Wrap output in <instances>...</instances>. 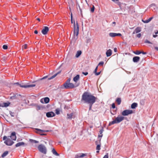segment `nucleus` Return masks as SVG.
<instances>
[{"mask_svg":"<svg viewBox=\"0 0 158 158\" xmlns=\"http://www.w3.org/2000/svg\"><path fill=\"white\" fill-rule=\"evenodd\" d=\"M97 99V98L91 94L85 92L82 95L81 101H84L85 103L93 104L95 102Z\"/></svg>","mask_w":158,"mask_h":158,"instance_id":"f257e3e1","label":"nucleus"},{"mask_svg":"<svg viewBox=\"0 0 158 158\" xmlns=\"http://www.w3.org/2000/svg\"><path fill=\"white\" fill-rule=\"evenodd\" d=\"M76 27L75 22L74 20L73 21V37L71 41L73 43H75L77 40L78 39V35L79 34V25L77 22L76 23Z\"/></svg>","mask_w":158,"mask_h":158,"instance_id":"f03ea898","label":"nucleus"},{"mask_svg":"<svg viewBox=\"0 0 158 158\" xmlns=\"http://www.w3.org/2000/svg\"><path fill=\"white\" fill-rule=\"evenodd\" d=\"M124 119V117L119 116L116 118L114 120L110 122L109 124V125L110 126L112 124L119 123L122 121Z\"/></svg>","mask_w":158,"mask_h":158,"instance_id":"7ed1b4c3","label":"nucleus"},{"mask_svg":"<svg viewBox=\"0 0 158 158\" xmlns=\"http://www.w3.org/2000/svg\"><path fill=\"white\" fill-rule=\"evenodd\" d=\"M3 140H5L4 143L7 146H11L14 143L10 138L6 136H4L3 137Z\"/></svg>","mask_w":158,"mask_h":158,"instance_id":"20e7f679","label":"nucleus"},{"mask_svg":"<svg viewBox=\"0 0 158 158\" xmlns=\"http://www.w3.org/2000/svg\"><path fill=\"white\" fill-rule=\"evenodd\" d=\"M79 84H77L75 85L72 83H64V86L65 89H72L78 86Z\"/></svg>","mask_w":158,"mask_h":158,"instance_id":"39448f33","label":"nucleus"},{"mask_svg":"<svg viewBox=\"0 0 158 158\" xmlns=\"http://www.w3.org/2000/svg\"><path fill=\"white\" fill-rule=\"evenodd\" d=\"M38 149L41 152L44 154L46 153V148L44 145L42 144L39 145L38 146Z\"/></svg>","mask_w":158,"mask_h":158,"instance_id":"423d86ee","label":"nucleus"},{"mask_svg":"<svg viewBox=\"0 0 158 158\" xmlns=\"http://www.w3.org/2000/svg\"><path fill=\"white\" fill-rule=\"evenodd\" d=\"M15 84H17L18 85H19L20 87L24 88H28L31 87H34L35 86V85H23L21 84H19V83L17 82Z\"/></svg>","mask_w":158,"mask_h":158,"instance_id":"0eeeda50","label":"nucleus"},{"mask_svg":"<svg viewBox=\"0 0 158 158\" xmlns=\"http://www.w3.org/2000/svg\"><path fill=\"white\" fill-rule=\"evenodd\" d=\"M133 113V111L131 110H124L122 113L123 116H127L129 114H131Z\"/></svg>","mask_w":158,"mask_h":158,"instance_id":"6e6552de","label":"nucleus"},{"mask_svg":"<svg viewBox=\"0 0 158 158\" xmlns=\"http://www.w3.org/2000/svg\"><path fill=\"white\" fill-rule=\"evenodd\" d=\"M35 130L38 131H37L36 132L39 134L41 135H46V134L42 133V132L48 131L43 130L38 128H35Z\"/></svg>","mask_w":158,"mask_h":158,"instance_id":"1a4fd4ad","label":"nucleus"},{"mask_svg":"<svg viewBox=\"0 0 158 158\" xmlns=\"http://www.w3.org/2000/svg\"><path fill=\"white\" fill-rule=\"evenodd\" d=\"M109 35L111 37H113L117 36H122V34L119 33L110 32L109 33Z\"/></svg>","mask_w":158,"mask_h":158,"instance_id":"9d476101","label":"nucleus"},{"mask_svg":"<svg viewBox=\"0 0 158 158\" xmlns=\"http://www.w3.org/2000/svg\"><path fill=\"white\" fill-rule=\"evenodd\" d=\"M40 102L42 103H47L49 102V99L48 97H46L44 98H42L40 100Z\"/></svg>","mask_w":158,"mask_h":158,"instance_id":"9b49d317","label":"nucleus"},{"mask_svg":"<svg viewBox=\"0 0 158 158\" xmlns=\"http://www.w3.org/2000/svg\"><path fill=\"white\" fill-rule=\"evenodd\" d=\"M8 137L10 138V139H12L13 140H15L16 139L15 132H12L11 134V135L10 136H8Z\"/></svg>","mask_w":158,"mask_h":158,"instance_id":"f8f14e48","label":"nucleus"},{"mask_svg":"<svg viewBox=\"0 0 158 158\" xmlns=\"http://www.w3.org/2000/svg\"><path fill=\"white\" fill-rule=\"evenodd\" d=\"M49 31V28L47 27H44L43 29L42 30V33L44 35L47 34Z\"/></svg>","mask_w":158,"mask_h":158,"instance_id":"ddd939ff","label":"nucleus"},{"mask_svg":"<svg viewBox=\"0 0 158 158\" xmlns=\"http://www.w3.org/2000/svg\"><path fill=\"white\" fill-rule=\"evenodd\" d=\"M46 115L48 118L52 117L55 116V114L52 112H49L46 113Z\"/></svg>","mask_w":158,"mask_h":158,"instance_id":"4468645a","label":"nucleus"},{"mask_svg":"<svg viewBox=\"0 0 158 158\" xmlns=\"http://www.w3.org/2000/svg\"><path fill=\"white\" fill-rule=\"evenodd\" d=\"M27 145L23 142H19L16 144L15 146L16 147H18L20 146H24Z\"/></svg>","mask_w":158,"mask_h":158,"instance_id":"2eb2a0df","label":"nucleus"},{"mask_svg":"<svg viewBox=\"0 0 158 158\" xmlns=\"http://www.w3.org/2000/svg\"><path fill=\"white\" fill-rule=\"evenodd\" d=\"M140 59L139 56H135L133 58V61L134 62H137Z\"/></svg>","mask_w":158,"mask_h":158,"instance_id":"dca6fc26","label":"nucleus"},{"mask_svg":"<svg viewBox=\"0 0 158 158\" xmlns=\"http://www.w3.org/2000/svg\"><path fill=\"white\" fill-rule=\"evenodd\" d=\"M141 31V29L140 27H137L133 32V34L138 33Z\"/></svg>","mask_w":158,"mask_h":158,"instance_id":"f3484780","label":"nucleus"},{"mask_svg":"<svg viewBox=\"0 0 158 158\" xmlns=\"http://www.w3.org/2000/svg\"><path fill=\"white\" fill-rule=\"evenodd\" d=\"M112 53V52L111 49H109L106 52V54L107 56H110Z\"/></svg>","mask_w":158,"mask_h":158,"instance_id":"a211bd4d","label":"nucleus"},{"mask_svg":"<svg viewBox=\"0 0 158 158\" xmlns=\"http://www.w3.org/2000/svg\"><path fill=\"white\" fill-rule=\"evenodd\" d=\"M80 78V76L79 75H77L73 78V80L74 81L77 82Z\"/></svg>","mask_w":158,"mask_h":158,"instance_id":"6ab92c4d","label":"nucleus"},{"mask_svg":"<svg viewBox=\"0 0 158 158\" xmlns=\"http://www.w3.org/2000/svg\"><path fill=\"white\" fill-rule=\"evenodd\" d=\"M61 72L60 71L58 72V73H56V74H55L54 75H53L51 77L48 78V80H50L52 79H53V78H55L56 76L59 74Z\"/></svg>","mask_w":158,"mask_h":158,"instance_id":"aec40b11","label":"nucleus"},{"mask_svg":"<svg viewBox=\"0 0 158 158\" xmlns=\"http://www.w3.org/2000/svg\"><path fill=\"white\" fill-rule=\"evenodd\" d=\"M137 104L136 103H133L131 106V108L132 109H135L137 106Z\"/></svg>","mask_w":158,"mask_h":158,"instance_id":"412c9836","label":"nucleus"},{"mask_svg":"<svg viewBox=\"0 0 158 158\" xmlns=\"http://www.w3.org/2000/svg\"><path fill=\"white\" fill-rule=\"evenodd\" d=\"M104 131L103 128V127H102V129H101L100 131H99V133L100 134V135H98L99 137H102L103 136V135L102 134V133Z\"/></svg>","mask_w":158,"mask_h":158,"instance_id":"4be33fe9","label":"nucleus"},{"mask_svg":"<svg viewBox=\"0 0 158 158\" xmlns=\"http://www.w3.org/2000/svg\"><path fill=\"white\" fill-rule=\"evenodd\" d=\"M10 103L9 102H3L2 103V104L3 105V107H7L10 104Z\"/></svg>","mask_w":158,"mask_h":158,"instance_id":"5701e85b","label":"nucleus"},{"mask_svg":"<svg viewBox=\"0 0 158 158\" xmlns=\"http://www.w3.org/2000/svg\"><path fill=\"white\" fill-rule=\"evenodd\" d=\"M116 102L117 103L118 105H120L121 102V98H117L116 100Z\"/></svg>","mask_w":158,"mask_h":158,"instance_id":"b1692460","label":"nucleus"},{"mask_svg":"<svg viewBox=\"0 0 158 158\" xmlns=\"http://www.w3.org/2000/svg\"><path fill=\"white\" fill-rule=\"evenodd\" d=\"M81 51H78L76 55V57L77 58L81 54Z\"/></svg>","mask_w":158,"mask_h":158,"instance_id":"393cba45","label":"nucleus"},{"mask_svg":"<svg viewBox=\"0 0 158 158\" xmlns=\"http://www.w3.org/2000/svg\"><path fill=\"white\" fill-rule=\"evenodd\" d=\"M52 153L55 155L58 156H59V154H58L57 152H56V151L54 149H53L52 150Z\"/></svg>","mask_w":158,"mask_h":158,"instance_id":"a878e982","label":"nucleus"},{"mask_svg":"<svg viewBox=\"0 0 158 158\" xmlns=\"http://www.w3.org/2000/svg\"><path fill=\"white\" fill-rule=\"evenodd\" d=\"M8 153V151H6L2 155V157H4L6 156Z\"/></svg>","mask_w":158,"mask_h":158,"instance_id":"bb28decb","label":"nucleus"},{"mask_svg":"<svg viewBox=\"0 0 158 158\" xmlns=\"http://www.w3.org/2000/svg\"><path fill=\"white\" fill-rule=\"evenodd\" d=\"M86 156V154L84 153L79 154L77 155L78 157L81 158L83 157Z\"/></svg>","mask_w":158,"mask_h":158,"instance_id":"cd10ccee","label":"nucleus"},{"mask_svg":"<svg viewBox=\"0 0 158 158\" xmlns=\"http://www.w3.org/2000/svg\"><path fill=\"white\" fill-rule=\"evenodd\" d=\"M29 141L31 143H39V142L37 141L31 139H29Z\"/></svg>","mask_w":158,"mask_h":158,"instance_id":"c85d7f7f","label":"nucleus"},{"mask_svg":"<svg viewBox=\"0 0 158 158\" xmlns=\"http://www.w3.org/2000/svg\"><path fill=\"white\" fill-rule=\"evenodd\" d=\"M67 116H68V118L69 119L71 118L73 116V113H71L70 114H67Z\"/></svg>","mask_w":158,"mask_h":158,"instance_id":"c756f323","label":"nucleus"},{"mask_svg":"<svg viewBox=\"0 0 158 158\" xmlns=\"http://www.w3.org/2000/svg\"><path fill=\"white\" fill-rule=\"evenodd\" d=\"M134 53L136 55H139L141 53V52L137 50L135 52H134Z\"/></svg>","mask_w":158,"mask_h":158,"instance_id":"7c9ffc66","label":"nucleus"},{"mask_svg":"<svg viewBox=\"0 0 158 158\" xmlns=\"http://www.w3.org/2000/svg\"><path fill=\"white\" fill-rule=\"evenodd\" d=\"M35 82H36V84H35V86L36 85H39L41 84V82L39 80L35 81Z\"/></svg>","mask_w":158,"mask_h":158,"instance_id":"2f4dec72","label":"nucleus"},{"mask_svg":"<svg viewBox=\"0 0 158 158\" xmlns=\"http://www.w3.org/2000/svg\"><path fill=\"white\" fill-rule=\"evenodd\" d=\"M2 48L4 49H7L8 47H7V45H4L3 46Z\"/></svg>","mask_w":158,"mask_h":158,"instance_id":"473e14b6","label":"nucleus"},{"mask_svg":"<svg viewBox=\"0 0 158 158\" xmlns=\"http://www.w3.org/2000/svg\"><path fill=\"white\" fill-rule=\"evenodd\" d=\"M27 44H25L24 45H23V46L22 48L24 49H26L27 48Z\"/></svg>","mask_w":158,"mask_h":158,"instance_id":"72a5a7b5","label":"nucleus"},{"mask_svg":"<svg viewBox=\"0 0 158 158\" xmlns=\"http://www.w3.org/2000/svg\"><path fill=\"white\" fill-rule=\"evenodd\" d=\"M104 62L103 61H101L98 64V65L102 66L104 64Z\"/></svg>","mask_w":158,"mask_h":158,"instance_id":"f704fd0d","label":"nucleus"},{"mask_svg":"<svg viewBox=\"0 0 158 158\" xmlns=\"http://www.w3.org/2000/svg\"><path fill=\"white\" fill-rule=\"evenodd\" d=\"M96 149L98 150H100V145H98Z\"/></svg>","mask_w":158,"mask_h":158,"instance_id":"c9c22d12","label":"nucleus"},{"mask_svg":"<svg viewBox=\"0 0 158 158\" xmlns=\"http://www.w3.org/2000/svg\"><path fill=\"white\" fill-rule=\"evenodd\" d=\"M94 9H95L94 7V6H93V7L92 8H91V12H93L94 11Z\"/></svg>","mask_w":158,"mask_h":158,"instance_id":"e433bc0d","label":"nucleus"},{"mask_svg":"<svg viewBox=\"0 0 158 158\" xmlns=\"http://www.w3.org/2000/svg\"><path fill=\"white\" fill-rule=\"evenodd\" d=\"M15 97H16V95L14 94V95L11 96L10 97V98L11 99H15L16 98Z\"/></svg>","mask_w":158,"mask_h":158,"instance_id":"4c0bfd02","label":"nucleus"},{"mask_svg":"<svg viewBox=\"0 0 158 158\" xmlns=\"http://www.w3.org/2000/svg\"><path fill=\"white\" fill-rule=\"evenodd\" d=\"M10 115H11V116L12 117H14V113L10 111Z\"/></svg>","mask_w":158,"mask_h":158,"instance_id":"58836bf2","label":"nucleus"},{"mask_svg":"<svg viewBox=\"0 0 158 158\" xmlns=\"http://www.w3.org/2000/svg\"><path fill=\"white\" fill-rule=\"evenodd\" d=\"M71 80L70 78H69L64 83H70V81Z\"/></svg>","mask_w":158,"mask_h":158,"instance_id":"ea45409f","label":"nucleus"},{"mask_svg":"<svg viewBox=\"0 0 158 158\" xmlns=\"http://www.w3.org/2000/svg\"><path fill=\"white\" fill-rule=\"evenodd\" d=\"M56 114H60L59 110L58 109H56Z\"/></svg>","mask_w":158,"mask_h":158,"instance_id":"a19ab883","label":"nucleus"},{"mask_svg":"<svg viewBox=\"0 0 158 158\" xmlns=\"http://www.w3.org/2000/svg\"><path fill=\"white\" fill-rule=\"evenodd\" d=\"M103 158H108V154L107 153L106 155L104 156Z\"/></svg>","mask_w":158,"mask_h":158,"instance_id":"79ce46f5","label":"nucleus"},{"mask_svg":"<svg viewBox=\"0 0 158 158\" xmlns=\"http://www.w3.org/2000/svg\"><path fill=\"white\" fill-rule=\"evenodd\" d=\"M141 36V34L140 33H139L137 35L136 37H138L139 38Z\"/></svg>","mask_w":158,"mask_h":158,"instance_id":"37998d69","label":"nucleus"},{"mask_svg":"<svg viewBox=\"0 0 158 158\" xmlns=\"http://www.w3.org/2000/svg\"><path fill=\"white\" fill-rule=\"evenodd\" d=\"M142 21L143 22H144V23H148L149 22L148 21V20H145V21H144L143 20H142Z\"/></svg>","mask_w":158,"mask_h":158,"instance_id":"c03bdc74","label":"nucleus"},{"mask_svg":"<svg viewBox=\"0 0 158 158\" xmlns=\"http://www.w3.org/2000/svg\"><path fill=\"white\" fill-rule=\"evenodd\" d=\"M89 104V110H90L91 109L92 106L93 104Z\"/></svg>","mask_w":158,"mask_h":158,"instance_id":"a18cd8bd","label":"nucleus"},{"mask_svg":"<svg viewBox=\"0 0 158 158\" xmlns=\"http://www.w3.org/2000/svg\"><path fill=\"white\" fill-rule=\"evenodd\" d=\"M145 43L152 44V43H151L149 41L147 40H145Z\"/></svg>","mask_w":158,"mask_h":158,"instance_id":"49530a36","label":"nucleus"},{"mask_svg":"<svg viewBox=\"0 0 158 158\" xmlns=\"http://www.w3.org/2000/svg\"><path fill=\"white\" fill-rule=\"evenodd\" d=\"M98 66L94 70V73H95L96 72H97V69H98Z\"/></svg>","mask_w":158,"mask_h":158,"instance_id":"de8ad7c7","label":"nucleus"},{"mask_svg":"<svg viewBox=\"0 0 158 158\" xmlns=\"http://www.w3.org/2000/svg\"><path fill=\"white\" fill-rule=\"evenodd\" d=\"M112 108L114 109L115 107V106L114 103H113L112 104Z\"/></svg>","mask_w":158,"mask_h":158,"instance_id":"09e8293b","label":"nucleus"},{"mask_svg":"<svg viewBox=\"0 0 158 158\" xmlns=\"http://www.w3.org/2000/svg\"><path fill=\"white\" fill-rule=\"evenodd\" d=\"M82 73L83 74H84V75H85V76L87 75L88 74V73L87 72H83Z\"/></svg>","mask_w":158,"mask_h":158,"instance_id":"8fccbe9b","label":"nucleus"},{"mask_svg":"<svg viewBox=\"0 0 158 158\" xmlns=\"http://www.w3.org/2000/svg\"><path fill=\"white\" fill-rule=\"evenodd\" d=\"M100 73H101V72H98V73L96 72L95 73L96 75L98 76V75H99L100 74Z\"/></svg>","mask_w":158,"mask_h":158,"instance_id":"3c124183","label":"nucleus"},{"mask_svg":"<svg viewBox=\"0 0 158 158\" xmlns=\"http://www.w3.org/2000/svg\"><path fill=\"white\" fill-rule=\"evenodd\" d=\"M48 77L47 76H45L43 78H41V79H40V80H43V79H46V78L47 77Z\"/></svg>","mask_w":158,"mask_h":158,"instance_id":"603ef678","label":"nucleus"},{"mask_svg":"<svg viewBox=\"0 0 158 158\" xmlns=\"http://www.w3.org/2000/svg\"><path fill=\"white\" fill-rule=\"evenodd\" d=\"M153 18V17H151L150 18H149L148 19V21L149 22H150Z\"/></svg>","mask_w":158,"mask_h":158,"instance_id":"864d4df0","label":"nucleus"},{"mask_svg":"<svg viewBox=\"0 0 158 158\" xmlns=\"http://www.w3.org/2000/svg\"><path fill=\"white\" fill-rule=\"evenodd\" d=\"M40 106H37V109H37V110H40Z\"/></svg>","mask_w":158,"mask_h":158,"instance_id":"5fc2aeb1","label":"nucleus"},{"mask_svg":"<svg viewBox=\"0 0 158 158\" xmlns=\"http://www.w3.org/2000/svg\"><path fill=\"white\" fill-rule=\"evenodd\" d=\"M115 24H116V23L115 22H114L112 23V25L113 26H115Z\"/></svg>","mask_w":158,"mask_h":158,"instance_id":"6e6d98bb","label":"nucleus"},{"mask_svg":"<svg viewBox=\"0 0 158 158\" xmlns=\"http://www.w3.org/2000/svg\"><path fill=\"white\" fill-rule=\"evenodd\" d=\"M114 51L115 52H117V48H114Z\"/></svg>","mask_w":158,"mask_h":158,"instance_id":"4d7b16f0","label":"nucleus"},{"mask_svg":"<svg viewBox=\"0 0 158 158\" xmlns=\"http://www.w3.org/2000/svg\"><path fill=\"white\" fill-rule=\"evenodd\" d=\"M143 54V55H145V54H147L146 52H141Z\"/></svg>","mask_w":158,"mask_h":158,"instance_id":"13d9d810","label":"nucleus"},{"mask_svg":"<svg viewBox=\"0 0 158 158\" xmlns=\"http://www.w3.org/2000/svg\"><path fill=\"white\" fill-rule=\"evenodd\" d=\"M34 33L35 34H38V32L37 31V30H35V31H34Z\"/></svg>","mask_w":158,"mask_h":158,"instance_id":"bf43d9fd","label":"nucleus"},{"mask_svg":"<svg viewBox=\"0 0 158 158\" xmlns=\"http://www.w3.org/2000/svg\"><path fill=\"white\" fill-rule=\"evenodd\" d=\"M0 107H3V105L2 103H0Z\"/></svg>","mask_w":158,"mask_h":158,"instance_id":"052dcab7","label":"nucleus"},{"mask_svg":"<svg viewBox=\"0 0 158 158\" xmlns=\"http://www.w3.org/2000/svg\"><path fill=\"white\" fill-rule=\"evenodd\" d=\"M112 0L114 2H118V0Z\"/></svg>","mask_w":158,"mask_h":158,"instance_id":"680f3d73","label":"nucleus"},{"mask_svg":"<svg viewBox=\"0 0 158 158\" xmlns=\"http://www.w3.org/2000/svg\"><path fill=\"white\" fill-rule=\"evenodd\" d=\"M115 111H114V113H112V112H111V113L112 114H113V115H114V114H115Z\"/></svg>","mask_w":158,"mask_h":158,"instance_id":"e2e57ef3","label":"nucleus"},{"mask_svg":"<svg viewBox=\"0 0 158 158\" xmlns=\"http://www.w3.org/2000/svg\"><path fill=\"white\" fill-rule=\"evenodd\" d=\"M157 36V35H153V37L154 38L156 37Z\"/></svg>","mask_w":158,"mask_h":158,"instance_id":"0e129e2a","label":"nucleus"},{"mask_svg":"<svg viewBox=\"0 0 158 158\" xmlns=\"http://www.w3.org/2000/svg\"><path fill=\"white\" fill-rule=\"evenodd\" d=\"M71 21L72 23L73 24V19H71Z\"/></svg>","mask_w":158,"mask_h":158,"instance_id":"69168bd1","label":"nucleus"},{"mask_svg":"<svg viewBox=\"0 0 158 158\" xmlns=\"http://www.w3.org/2000/svg\"><path fill=\"white\" fill-rule=\"evenodd\" d=\"M155 49L156 50H157L158 51V47H155Z\"/></svg>","mask_w":158,"mask_h":158,"instance_id":"338daca9","label":"nucleus"},{"mask_svg":"<svg viewBox=\"0 0 158 158\" xmlns=\"http://www.w3.org/2000/svg\"><path fill=\"white\" fill-rule=\"evenodd\" d=\"M73 19V15H72V13H71V19Z\"/></svg>","mask_w":158,"mask_h":158,"instance_id":"774afa93","label":"nucleus"}]
</instances>
